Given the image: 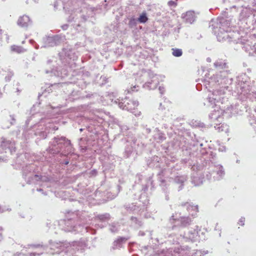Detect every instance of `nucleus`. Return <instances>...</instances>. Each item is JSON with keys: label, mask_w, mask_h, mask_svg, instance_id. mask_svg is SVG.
Segmentation results:
<instances>
[{"label": "nucleus", "mask_w": 256, "mask_h": 256, "mask_svg": "<svg viewBox=\"0 0 256 256\" xmlns=\"http://www.w3.org/2000/svg\"><path fill=\"white\" fill-rule=\"evenodd\" d=\"M214 68L218 70H220L218 74L214 75L210 78V83L214 82L218 86H222L220 89H217L208 96L206 98V103L204 102V104L207 106H215V108L212 112L209 115V118L212 121L218 120L220 122L222 116L228 117L230 114H234L236 111L234 110V108L232 105H227L226 108L222 106L224 109L220 108V106L218 104L221 103L223 104L228 102V98L224 95L226 94L225 90L229 91L232 86V78H229L228 74H230V70H228V66L227 61L226 60L219 58L214 62Z\"/></svg>", "instance_id": "1"}, {"label": "nucleus", "mask_w": 256, "mask_h": 256, "mask_svg": "<svg viewBox=\"0 0 256 256\" xmlns=\"http://www.w3.org/2000/svg\"><path fill=\"white\" fill-rule=\"evenodd\" d=\"M232 20L231 16L227 12L224 11L216 20H212L210 21V26L212 27L213 32L219 42L227 40L230 42L234 38L236 33L232 32L230 27Z\"/></svg>", "instance_id": "2"}, {"label": "nucleus", "mask_w": 256, "mask_h": 256, "mask_svg": "<svg viewBox=\"0 0 256 256\" xmlns=\"http://www.w3.org/2000/svg\"><path fill=\"white\" fill-rule=\"evenodd\" d=\"M49 244L48 246V250L46 252L52 254H60L64 251L68 253L76 250L78 252L82 253L86 248H90L88 245L82 242H72V243L68 242H56L49 240Z\"/></svg>", "instance_id": "3"}, {"label": "nucleus", "mask_w": 256, "mask_h": 256, "mask_svg": "<svg viewBox=\"0 0 256 256\" xmlns=\"http://www.w3.org/2000/svg\"><path fill=\"white\" fill-rule=\"evenodd\" d=\"M216 154H210L208 157L204 158L203 164L204 168L206 178L208 180L219 181L222 180L225 175L223 166L216 161Z\"/></svg>", "instance_id": "4"}, {"label": "nucleus", "mask_w": 256, "mask_h": 256, "mask_svg": "<svg viewBox=\"0 0 256 256\" xmlns=\"http://www.w3.org/2000/svg\"><path fill=\"white\" fill-rule=\"evenodd\" d=\"M46 151L53 155L60 153L61 156H65L72 152V147L70 140L65 136H58L50 142Z\"/></svg>", "instance_id": "5"}, {"label": "nucleus", "mask_w": 256, "mask_h": 256, "mask_svg": "<svg viewBox=\"0 0 256 256\" xmlns=\"http://www.w3.org/2000/svg\"><path fill=\"white\" fill-rule=\"evenodd\" d=\"M230 91H233L241 100L248 98L252 101L256 100V92L252 90L250 82L246 80V78L242 76L236 78L234 88L232 86L231 89L229 90Z\"/></svg>", "instance_id": "6"}, {"label": "nucleus", "mask_w": 256, "mask_h": 256, "mask_svg": "<svg viewBox=\"0 0 256 256\" xmlns=\"http://www.w3.org/2000/svg\"><path fill=\"white\" fill-rule=\"evenodd\" d=\"M208 253V251L196 250V252L190 253V248L188 246H181L180 248H170L161 251L162 256H204Z\"/></svg>", "instance_id": "7"}, {"label": "nucleus", "mask_w": 256, "mask_h": 256, "mask_svg": "<svg viewBox=\"0 0 256 256\" xmlns=\"http://www.w3.org/2000/svg\"><path fill=\"white\" fill-rule=\"evenodd\" d=\"M124 153V157L134 160L137 157L138 150L142 148L144 144L140 142L135 137L132 138V140H127Z\"/></svg>", "instance_id": "8"}, {"label": "nucleus", "mask_w": 256, "mask_h": 256, "mask_svg": "<svg viewBox=\"0 0 256 256\" xmlns=\"http://www.w3.org/2000/svg\"><path fill=\"white\" fill-rule=\"evenodd\" d=\"M136 178L137 180L136 182V185L134 186V187H137L140 189L142 192H143V193H142L138 199L144 205H146L148 202V196L144 194L148 190L150 184L151 185L152 188L154 187L152 178L151 176L148 177L145 180L144 183H142V184L140 183L142 182L143 176L142 174H138L136 176Z\"/></svg>", "instance_id": "9"}, {"label": "nucleus", "mask_w": 256, "mask_h": 256, "mask_svg": "<svg viewBox=\"0 0 256 256\" xmlns=\"http://www.w3.org/2000/svg\"><path fill=\"white\" fill-rule=\"evenodd\" d=\"M34 166L33 164L26 165L22 168V176L28 184H30L42 180V181H48L49 179L45 176H40L34 172Z\"/></svg>", "instance_id": "10"}, {"label": "nucleus", "mask_w": 256, "mask_h": 256, "mask_svg": "<svg viewBox=\"0 0 256 256\" xmlns=\"http://www.w3.org/2000/svg\"><path fill=\"white\" fill-rule=\"evenodd\" d=\"M114 102L118 104L119 107L124 110L130 111L133 113L136 116H140V112H136V108L138 105V102L136 100H132L126 97L124 99L122 100L116 99L114 101Z\"/></svg>", "instance_id": "11"}, {"label": "nucleus", "mask_w": 256, "mask_h": 256, "mask_svg": "<svg viewBox=\"0 0 256 256\" xmlns=\"http://www.w3.org/2000/svg\"><path fill=\"white\" fill-rule=\"evenodd\" d=\"M66 40V36L62 34L46 36L42 38L43 45L42 48H48L60 45Z\"/></svg>", "instance_id": "12"}, {"label": "nucleus", "mask_w": 256, "mask_h": 256, "mask_svg": "<svg viewBox=\"0 0 256 256\" xmlns=\"http://www.w3.org/2000/svg\"><path fill=\"white\" fill-rule=\"evenodd\" d=\"M64 230L66 232H90L92 234H95V231L89 226H82L80 224L77 226L75 224V221L72 219H68L64 220Z\"/></svg>", "instance_id": "13"}, {"label": "nucleus", "mask_w": 256, "mask_h": 256, "mask_svg": "<svg viewBox=\"0 0 256 256\" xmlns=\"http://www.w3.org/2000/svg\"><path fill=\"white\" fill-rule=\"evenodd\" d=\"M59 56L60 60L64 65H66V63H69L70 60H74L77 58V56L74 52V50L68 48H63L62 52H60Z\"/></svg>", "instance_id": "14"}, {"label": "nucleus", "mask_w": 256, "mask_h": 256, "mask_svg": "<svg viewBox=\"0 0 256 256\" xmlns=\"http://www.w3.org/2000/svg\"><path fill=\"white\" fill-rule=\"evenodd\" d=\"M198 231H200V229L198 228V226H196L194 228L190 229L187 232H184V234H181L180 236L184 239L186 241L194 242L197 239Z\"/></svg>", "instance_id": "15"}, {"label": "nucleus", "mask_w": 256, "mask_h": 256, "mask_svg": "<svg viewBox=\"0 0 256 256\" xmlns=\"http://www.w3.org/2000/svg\"><path fill=\"white\" fill-rule=\"evenodd\" d=\"M1 140L0 148L4 150L6 152V150H9L10 154L16 152L15 144L14 142L6 140L4 138H2Z\"/></svg>", "instance_id": "16"}, {"label": "nucleus", "mask_w": 256, "mask_h": 256, "mask_svg": "<svg viewBox=\"0 0 256 256\" xmlns=\"http://www.w3.org/2000/svg\"><path fill=\"white\" fill-rule=\"evenodd\" d=\"M28 246L34 249L38 248L39 250L38 252H32L30 253L29 256H40L48 250V246L46 244H44L42 242L38 244H28Z\"/></svg>", "instance_id": "17"}, {"label": "nucleus", "mask_w": 256, "mask_h": 256, "mask_svg": "<svg viewBox=\"0 0 256 256\" xmlns=\"http://www.w3.org/2000/svg\"><path fill=\"white\" fill-rule=\"evenodd\" d=\"M92 96V94H88L86 95L82 94L81 92L78 90L72 91L68 96L66 98L67 100L70 102H74L75 100L79 99H84V98H90Z\"/></svg>", "instance_id": "18"}, {"label": "nucleus", "mask_w": 256, "mask_h": 256, "mask_svg": "<svg viewBox=\"0 0 256 256\" xmlns=\"http://www.w3.org/2000/svg\"><path fill=\"white\" fill-rule=\"evenodd\" d=\"M182 18L186 23L192 24L196 20L194 12L189 10L186 13H183L182 15Z\"/></svg>", "instance_id": "19"}, {"label": "nucleus", "mask_w": 256, "mask_h": 256, "mask_svg": "<svg viewBox=\"0 0 256 256\" xmlns=\"http://www.w3.org/2000/svg\"><path fill=\"white\" fill-rule=\"evenodd\" d=\"M181 206L184 208H186V210L189 212L190 214L192 216H194L196 213L198 212V206H194L190 203L186 202L182 203L181 204Z\"/></svg>", "instance_id": "20"}, {"label": "nucleus", "mask_w": 256, "mask_h": 256, "mask_svg": "<svg viewBox=\"0 0 256 256\" xmlns=\"http://www.w3.org/2000/svg\"><path fill=\"white\" fill-rule=\"evenodd\" d=\"M32 23L30 18L26 15L20 16L17 22L18 25L22 28H27Z\"/></svg>", "instance_id": "21"}, {"label": "nucleus", "mask_w": 256, "mask_h": 256, "mask_svg": "<svg viewBox=\"0 0 256 256\" xmlns=\"http://www.w3.org/2000/svg\"><path fill=\"white\" fill-rule=\"evenodd\" d=\"M34 128H36L34 135L39 136L40 138L44 139L47 136V134L46 132V128L40 124H36L34 126Z\"/></svg>", "instance_id": "22"}, {"label": "nucleus", "mask_w": 256, "mask_h": 256, "mask_svg": "<svg viewBox=\"0 0 256 256\" xmlns=\"http://www.w3.org/2000/svg\"><path fill=\"white\" fill-rule=\"evenodd\" d=\"M252 14V10L248 8H244L241 10L239 16V20L240 21L245 20L248 18Z\"/></svg>", "instance_id": "23"}, {"label": "nucleus", "mask_w": 256, "mask_h": 256, "mask_svg": "<svg viewBox=\"0 0 256 256\" xmlns=\"http://www.w3.org/2000/svg\"><path fill=\"white\" fill-rule=\"evenodd\" d=\"M187 176L186 175L178 176L174 178V182L177 184H180L178 188V191L183 188V184L187 180Z\"/></svg>", "instance_id": "24"}, {"label": "nucleus", "mask_w": 256, "mask_h": 256, "mask_svg": "<svg viewBox=\"0 0 256 256\" xmlns=\"http://www.w3.org/2000/svg\"><path fill=\"white\" fill-rule=\"evenodd\" d=\"M206 178V174H202L199 176H192V182L194 184L195 186H198L200 184H202L204 181H205Z\"/></svg>", "instance_id": "25"}, {"label": "nucleus", "mask_w": 256, "mask_h": 256, "mask_svg": "<svg viewBox=\"0 0 256 256\" xmlns=\"http://www.w3.org/2000/svg\"><path fill=\"white\" fill-rule=\"evenodd\" d=\"M46 73L48 74L50 73L52 75H54L58 77H61V78H64L65 76H67V71L64 70V72H60V70H54V69H51L50 70H46Z\"/></svg>", "instance_id": "26"}, {"label": "nucleus", "mask_w": 256, "mask_h": 256, "mask_svg": "<svg viewBox=\"0 0 256 256\" xmlns=\"http://www.w3.org/2000/svg\"><path fill=\"white\" fill-rule=\"evenodd\" d=\"M125 237H120L113 242L112 248L113 250L118 249L122 247V244L128 240Z\"/></svg>", "instance_id": "27"}, {"label": "nucleus", "mask_w": 256, "mask_h": 256, "mask_svg": "<svg viewBox=\"0 0 256 256\" xmlns=\"http://www.w3.org/2000/svg\"><path fill=\"white\" fill-rule=\"evenodd\" d=\"M192 219L188 217H182L178 219V224L180 227H186L190 226L192 223Z\"/></svg>", "instance_id": "28"}, {"label": "nucleus", "mask_w": 256, "mask_h": 256, "mask_svg": "<svg viewBox=\"0 0 256 256\" xmlns=\"http://www.w3.org/2000/svg\"><path fill=\"white\" fill-rule=\"evenodd\" d=\"M154 132H155L154 135V139L158 142H162L166 139L164 134L158 128H155Z\"/></svg>", "instance_id": "29"}, {"label": "nucleus", "mask_w": 256, "mask_h": 256, "mask_svg": "<svg viewBox=\"0 0 256 256\" xmlns=\"http://www.w3.org/2000/svg\"><path fill=\"white\" fill-rule=\"evenodd\" d=\"M124 206L129 212H136L139 211V207L134 204H125Z\"/></svg>", "instance_id": "30"}, {"label": "nucleus", "mask_w": 256, "mask_h": 256, "mask_svg": "<svg viewBox=\"0 0 256 256\" xmlns=\"http://www.w3.org/2000/svg\"><path fill=\"white\" fill-rule=\"evenodd\" d=\"M160 158L158 156H154L150 162H148V166L150 168L158 167L159 166L158 160Z\"/></svg>", "instance_id": "31"}, {"label": "nucleus", "mask_w": 256, "mask_h": 256, "mask_svg": "<svg viewBox=\"0 0 256 256\" xmlns=\"http://www.w3.org/2000/svg\"><path fill=\"white\" fill-rule=\"evenodd\" d=\"M214 128L216 130H218V132H226L228 130V126L224 124H216V126H214Z\"/></svg>", "instance_id": "32"}, {"label": "nucleus", "mask_w": 256, "mask_h": 256, "mask_svg": "<svg viewBox=\"0 0 256 256\" xmlns=\"http://www.w3.org/2000/svg\"><path fill=\"white\" fill-rule=\"evenodd\" d=\"M110 216L108 213H105L102 214H98L96 216V218L98 219L102 222H105L110 219Z\"/></svg>", "instance_id": "33"}, {"label": "nucleus", "mask_w": 256, "mask_h": 256, "mask_svg": "<svg viewBox=\"0 0 256 256\" xmlns=\"http://www.w3.org/2000/svg\"><path fill=\"white\" fill-rule=\"evenodd\" d=\"M109 226L110 230L112 233L118 232L120 229V225L118 222H112L110 224Z\"/></svg>", "instance_id": "34"}, {"label": "nucleus", "mask_w": 256, "mask_h": 256, "mask_svg": "<svg viewBox=\"0 0 256 256\" xmlns=\"http://www.w3.org/2000/svg\"><path fill=\"white\" fill-rule=\"evenodd\" d=\"M130 220H132V224H133L136 228H140L143 224L142 222L140 220L138 219L136 217L132 216Z\"/></svg>", "instance_id": "35"}, {"label": "nucleus", "mask_w": 256, "mask_h": 256, "mask_svg": "<svg viewBox=\"0 0 256 256\" xmlns=\"http://www.w3.org/2000/svg\"><path fill=\"white\" fill-rule=\"evenodd\" d=\"M7 120L9 122V124L6 126L4 128H9L11 126L16 124V120L14 114H10Z\"/></svg>", "instance_id": "36"}, {"label": "nucleus", "mask_w": 256, "mask_h": 256, "mask_svg": "<svg viewBox=\"0 0 256 256\" xmlns=\"http://www.w3.org/2000/svg\"><path fill=\"white\" fill-rule=\"evenodd\" d=\"M172 54L174 56L176 57H180L182 56V49L180 48H172Z\"/></svg>", "instance_id": "37"}, {"label": "nucleus", "mask_w": 256, "mask_h": 256, "mask_svg": "<svg viewBox=\"0 0 256 256\" xmlns=\"http://www.w3.org/2000/svg\"><path fill=\"white\" fill-rule=\"evenodd\" d=\"M11 50L17 53H21L24 52V48L20 46L13 45L11 46Z\"/></svg>", "instance_id": "38"}, {"label": "nucleus", "mask_w": 256, "mask_h": 256, "mask_svg": "<svg viewBox=\"0 0 256 256\" xmlns=\"http://www.w3.org/2000/svg\"><path fill=\"white\" fill-rule=\"evenodd\" d=\"M120 187L119 186H117L118 192L116 193L112 194V193L108 192L106 194V196L108 200H112L116 196L118 193L120 191Z\"/></svg>", "instance_id": "39"}, {"label": "nucleus", "mask_w": 256, "mask_h": 256, "mask_svg": "<svg viewBox=\"0 0 256 256\" xmlns=\"http://www.w3.org/2000/svg\"><path fill=\"white\" fill-rule=\"evenodd\" d=\"M148 20L146 14L145 12L142 13L138 19V22L140 23H145Z\"/></svg>", "instance_id": "40"}, {"label": "nucleus", "mask_w": 256, "mask_h": 256, "mask_svg": "<svg viewBox=\"0 0 256 256\" xmlns=\"http://www.w3.org/2000/svg\"><path fill=\"white\" fill-rule=\"evenodd\" d=\"M138 22V19L132 18L130 20L128 25L130 28H133L136 26Z\"/></svg>", "instance_id": "41"}, {"label": "nucleus", "mask_w": 256, "mask_h": 256, "mask_svg": "<svg viewBox=\"0 0 256 256\" xmlns=\"http://www.w3.org/2000/svg\"><path fill=\"white\" fill-rule=\"evenodd\" d=\"M152 82H146L143 86L144 88H147L148 90H151V89H154L156 86V83H155L152 86Z\"/></svg>", "instance_id": "42"}, {"label": "nucleus", "mask_w": 256, "mask_h": 256, "mask_svg": "<svg viewBox=\"0 0 256 256\" xmlns=\"http://www.w3.org/2000/svg\"><path fill=\"white\" fill-rule=\"evenodd\" d=\"M14 76V73L12 71L8 70V72L6 76H5V80L6 82H10L11 80V78Z\"/></svg>", "instance_id": "43"}, {"label": "nucleus", "mask_w": 256, "mask_h": 256, "mask_svg": "<svg viewBox=\"0 0 256 256\" xmlns=\"http://www.w3.org/2000/svg\"><path fill=\"white\" fill-rule=\"evenodd\" d=\"M120 128L121 130V132L123 133V134H126V132L128 130V128L126 125L120 126Z\"/></svg>", "instance_id": "44"}, {"label": "nucleus", "mask_w": 256, "mask_h": 256, "mask_svg": "<svg viewBox=\"0 0 256 256\" xmlns=\"http://www.w3.org/2000/svg\"><path fill=\"white\" fill-rule=\"evenodd\" d=\"M83 140V138H80V143H79V145H80V152H84L86 150V146H82V144L80 143Z\"/></svg>", "instance_id": "45"}, {"label": "nucleus", "mask_w": 256, "mask_h": 256, "mask_svg": "<svg viewBox=\"0 0 256 256\" xmlns=\"http://www.w3.org/2000/svg\"><path fill=\"white\" fill-rule=\"evenodd\" d=\"M6 210L8 211H11V208H6V206H3L1 205H0V213H3L5 212Z\"/></svg>", "instance_id": "46"}, {"label": "nucleus", "mask_w": 256, "mask_h": 256, "mask_svg": "<svg viewBox=\"0 0 256 256\" xmlns=\"http://www.w3.org/2000/svg\"><path fill=\"white\" fill-rule=\"evenodd\" d=\"M97 174H98V172L95 169L92 170L90 172V176H91V177L95 176H96L97 175Z\"/></svg>", "instance_id": "47"}, {"label": "nucleus", "mask_w": 256, "mask_h": 256, "mask_svg": "<svg viewBox=\"0 0 256 256\" xmlns=\"http://www.w3.org/2000/svg\"><path fill=\"white\" fill-rule=\"evenodd\" d=\"M137 90L136 86L133 87H131L130 88L127 89L128 93H130L131 92H136Z\"/></svg>", "instance_id": "48"}, {"label": "nucleus", "mask_w": 256, "mask_h": 256, "mask_svg": "<svg viewBox=\"0 0 256 256\" xmlns=\"http://www.w3.org/2000/svg\"><path fill=\"white\" fill-rule=\"evenodd\" d=\"M168 5L170 6L176 7V2L173 0H170L168 2Z\"/></svg>", "instance_id": "49"}, {"label": "nucleus", "mask_w": 256, "mask_h": 256, "mask_svg": "<svg viewBox=\"0 0 256 256\" xmlns=\"http://www.w3.org/2000/svg\"><path fill=\"white\" fill-rule=\"evenodd\" d=\"M74 14H71L68 18V22H72L74 20Z\"/></svg>", "instance_id": "50"}, {"label": "nucleus", "mask_w": 256, "mask_h": 256, "mask_svg": "<svg viewBox=\"0 0 256 256\" xmlns=\"http://www.w3.org/2000/svg\"><path fill=\"white\" fill-rule=\"evenodd\" d=\"M244 221H245V218L244 217H242L238 221V224L243 226L244 225Z\"/></svg>", "instance_id": "51"}, {"label": "nucleus", "mask_w": 256, "mask_h": 256, "mask_svg": "<svg viewBox=\"0 0 256 256\" xmlns=\"http://www.w3.org/2000/svg\"><path fill=\"white\" fill-rule=\"evenodd\" d=\"M158 90H159L160 93V94L162 96L164 93L165 88L164 86H159Z\"/></svg>", "instance_id": "52"}, {"label": "nucleus", "mask_w": 256, "mask_h": 256, "mask_svg": "<svg viewBox=\"0 0 256 256\" xmlns=\"http://www.w3.org/2000/svg\"><path fill=\"white\" fill-rule=\"evenodd\" d=\"M170 222L172 223V224H173L174 223V222H178V220L176 219H175L174 218V214H172L171 217L170 218Z\"/></svg>", "instance_id": "53"}, {"label": "nucleus", "mask_w": 256, "mask_h": 256, "mask_svg": "<svg viewBox=\"0 0 256 256\" xmlns=\"http://www.w3.org/2000/svg\"><path fill=\"white\" fill-rule=\"evenodd\" d=\"M80 17H81V22H86L87 19H88V16H84V15H82L80 16Z\"/></svg>", "instance_id": "54"}, {"label": "nucleus", "mask_w": 256, "mask_h": 256, "mask_svg": "<svg viewBox=\"0 0 256 256\" xmlns=\"http://www.w3.org/2000/svg\"><path fill=\"white\" fill-rule=\"evenodd\" d=\"M46 92H48V93H50V92H52V89L49 87L48 88L47 90H45V92H42V94H40L38 95V98H40V96H42V94H44Z\"/></svg>", "instance_id": "55"}, {"label": "nucleus", "mask_w": 256, "mask_h": 256, "mask_svg": "<svg viewBox=\"0 0 256 256\" xmlns=\"http://www.w3.org/2000/svg\"><path fill=\"white\" fill-rule=\"evenodd\" d=\"M68 28V24H64L61 26V28L65 30H66Z\"/></svg>", "instance_id": "56"}, {"label": "nucleus", "mask_w": 256, "mask_h": 256, "mask_svg": "<svg viewBox=\"0 0 256 256\" xmlns=\"http://www.w3.org/2000/svg\"><path fill=\"white\" fill-rule=\"evenodd\" d=\"M189 160L188 158H183L181 160V162L182 164H186L188 162Z\"/></svg>", "instance_id": "57"}, {"label": "nucleus", "mask_w": 256, "mask_h": 256, "mask_svg": "<svg viewBox=\"0 0 256 256\" xmlns=\"http://www.w3.org/2000/svg\"><path fill=\"white\" fill-rule=\"evenodd\" d=\"M151 132V130L150 128H146L144 129V132L146 134H150Z\"/></svg>", "instance_id": "58"}, {"label": "nucleus", "mask_w": 256, "mask_h": 256, "mask_svg": "<svg viewBox=\"0 0 256 256\" xmlns=\"http://www.w3.org/2000/svg\"><path fill=\"white\" fill-rule=\"evenodd\" d=\"M36 190L38 192H42L44 195H46V194L45 192H44L42 188H37Z\"/></svg>", "instance_id": "59"}, {"label": "nucleus", "mask_w": 256, "mask_h": 256, "mask_svg": "<svg viewBox=\"0 0 256 256\" xmlns=\"http://www.w3.org/2000/svg\"><path fill=\"white\" fill-rule=\"evenodd\" d=\"M138 235L140 236H144L145 235V233L142 231H140L138 232Z\"/></svg>", "instance_id": "60"}, {"label": "nucleus", "mask_w": 256, "mask_h": 256, "mask_svg": "<svg viewBox=\"0 0 256 256\" xmlns=\"http://www.w3.org/2000/svg\"><path fill=\"white\" fill-rule=\"evenodd\" d=\"M69 163V161L68 160H64V162H62V164H64L65 165L68 164Z\"/></svg>", "instance_id": "61"}, {"label": "nucleus", "mask_w": 256, "mask_h": 256, "mask_svg": "<svg viewBox=\"0 0 256 256\" xmlns=\"http://www.w3.org/2000/svg\"><path fill=\"white\" fill-rule=\"evenodd\" d=\"M22 254L21 252H16L12 256H20Z\"/></svg>", "instance_id": "62"}, {"label": "nucleus", "mask_w": 256, "mask_h": 256, "mask_svg": "<svg viewBox=\"0 0 256 256\" xmlns=\"http://www.w3.org/2000/svg\"><path fill=\"white\" fill-rule=\"evenodd\" d=\"M219 150L222 152L225 150V148L224 146H222V148H220Z\"/></svg>", "instance_id": "63"}, {"label": "nucleus", "mask_w": 256, "mask_h": 256, "mask_svg": "<svg viewBox=\"0 0 256 256\" xmlns=\"http://www.w3.org/2000/svg\"><path fill=\"white\" fill-rule=\"evenodd\" d=\"M30 42L32 44H33L36 43L34 41V40H30Z\"/></svg>", "instance_id": "64"}]
</instances>
